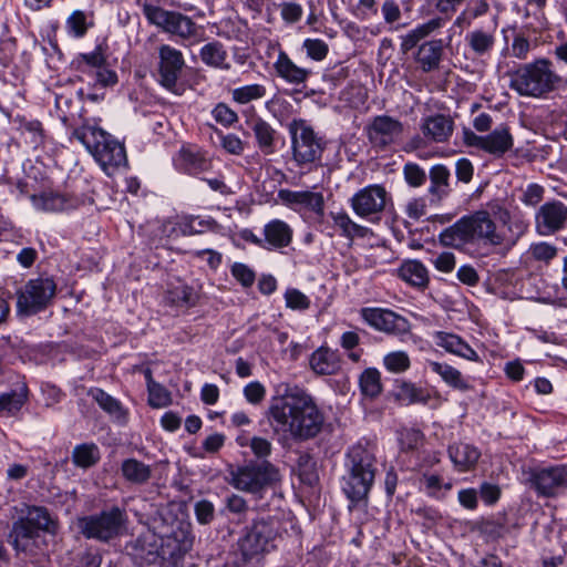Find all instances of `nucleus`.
<instances>
[{
  "mask_svg": "<svg viewBox=\"0 0 567 567\" xmlns=\"http://www.w3.org/2000/svg\"><path fill=\"white\" fill-rule=\"evenodd\" d=\"M274 66L278 76L284 79L286 82L296 85L305 83L311 74L310 70L300 68L293 63L285 52L279 53Z\"/></svg>",
  "mask_w": 567,
  "mask_h": 567,
  "instance_id": "26",
  "label": "nucleus"
},
{
  "mask_svg": "<svg viewBox=\"0 0 567 567\" xmlns=\"http://www.w3.org/2000/svg\"><path fill=\"white\" fill-rule=\"evenodd\" d=\"M465 41L468 48L478 56L488 54L495 44L494 35L482 29H477L467 33Z\"/></svg>",
  "mask_w": 567,
  "mask_h": 567,
  "instance_id": "38",
  "label": "nucleus"
},
{
  "mask_svg": "<svg viewBox=\"0 0 567 567\" xmlns=\"http://www.w3.org/2000/svg\"><path fill=\"white\" fill-rule=\"evenodd\" d=\"M100 458V450L93 443H83L76 445L72 452L73 463L81 468H89L95 465Z\"/></svg>",
  "mask_w": 567,
  "mask_h": 567,
  "instance_id": "40",
  "label": "nucleus"
},
{
  "mask_svg": "<svg viewBox=\"0 0 567 567\" xmlns=\"http://www.w3.org/2000/svg\"><path fill=\"white\" fill-rule=\"evenodd\" d=\"M403 175L405 182L411 187H421L426 181L425 171L415 163H406L403 167Z\"/></svg>",
  "mask_w": 567,
  "mask_h": 567,
  "instance_id": "51",
  "label": "nucleus"
},
{
  "mask_svg": "<svg viewBox=\"0 0 567 567\" xmlns=\"http://www.w3.org/2000/svg\"><path fill=\"white\" fill-rule=\"evenodd\" d=\"M391 196L388 190L379 184L368 185L359 189L349 200L354 214L361 218L379 221Z\"/></svg>",
  "mask_w": 567,
  "mask_h": 567,
  "instance_id": "10",
  "label": "nucleus"
},
{
  "mask_svg": "<svg viewBox=\"0 0 567 567\" xmlns=\"http://www.w3.org/2000/svg\"><path fill=\"white\" fill-rule=\"evenodd\" d=\"M430 187L429 194L431 195L432 203H440L446 198L451 193L449 168L442 164L431 167L429 172Z\"/></svg>",
  "mask_w": 567,
  "mask_h": 567,
  "instance_id": "25",
  "label": "nucleus"
},
{
  "mask_svg": "<svg viewBox=\"0 0 567 567\" xmlns=\"http://www.w3.org/2000/svg\"><path fill=\"white\" fill-rule=\"evenodd\" d=\"M109 166L127 168L128 161L123 142L109 137Z\"/></svg>",
  "mask_w": 567,
  "mask_h": 567,
  "instance_id": "49",
  "label": "nucleus"
},
{
  "mask_svg": "<svg viewBox=\"0 0 567 567\" xmlns=\"http://www.w3.org/2000/svg\"><path fill=\"white\" fill-rule=\"evenodd\" d=\"M463 141L470 147L481 150L494 157H502L514 146V137L506 124H501L486 135H477L470 128L463 130Z\"/></svg>",
  "mask_w": 567,
  "mask_h": 567,
  "instance_id": "11",
  "label": "nucleus"
},
{
  "mask_svg": "<svg viewBox=\"0 0 567 567\" xmlns=\"http://www.w3.org/2000/svg\"><path fill=\"white\" fill-rule=\"evenodd\" d=\"M427 365L430 367L431 371L440 375L442 381L449 386L463 392L471 389V385L463 377L461 371L450 365L449 363L427 361Z\"/></svg>",
  "mask_w": 567,
  "mask_h": 567,
  "instance_id": "30",
  "label": "nucleus"
},
{
  "mask_svg": "<svg viewBox=\"0 0 567 567\" xmlns=\"http://www.w3.org/2000/svg\"><path fill=\"white\" fill-rule=\"evenodd\" d=\"M66 28L74 37H83L87 29L85 14L74 11L66 20Z\"/></svg>",
  "mask_w": 567,
  "mask_h": 567,
  "instance_id": "61",
  "label": "nucleus"
},
{
  "mask_svg": "<svg viewBox=\"0 0 567 567\" xmlns=\"http://www.w3.org/2000/svg\"><path fill=\"white\" fill-rule=\"evenodd\" d=\"M179 162L188 174H199L209 168V162L198 152L183 147L179 151Z\"/></svg>",
  "mask_w": 567,
  "mask_h": 567,
  "instance_id": "41",
  "label": "nucleus"
},
{
  "mask_svg": "<svg viewBox=\"0 0 567 567\" xmlns=\"http://www.w3.org/2000/svg\"><path fill=\"white\" fill-rule=\"evenodd\" d=\"M303 48L306 49L307 55L316 61L323 60L328 52V44L321 39H306L303 41Z\"/></svg>",
  "mask_w": 567,
  "mask_h": 567,
  "instance_id": "55",
  "label": "nucleus"
},
{
  "mask_svg": "<svg viewBox=\"0 0 567 567\" xmlns=\"http://www.w3.org/2000/svg\"><path fill=\"white\" fill-rule=\"evenodd\" d=\"M454 128L453 120L443 114H436L424 118L421 130L424 136L436 143L446 142Z\"/></svg>",
  "mask_w": 567,
  "mask_h": 567,
  "instance_id": "22",
  "label": "nucleus"
},
{
  "mask_svg": "<svg viewBox=\"0 0 567 567\" xmlns=\"http://www.w3.org/2000/svg\"><path fill=\"white\" fill-rule=\"evenodd\" d=\"M330 217L334 226L341 230V235L346 238L364 237L368 228L353 221L346 212H330Z\"/></svg>",
  "mask_w": 567,
  "mask_h": 567,
  "instance_id": "39",
  "label": "nucleus"
},
{
  "mask_svg": "<svg viewBox=\"0 0 567 567\" xmlns=\"http://www.w3.org/2000/svg\"><path fill=\"white\" fill-rule=\"evenodd\" d=\"M445 24V19L441 17L433 18L422 24H419L406 34L401 37V51L408 53L412 50L421 40L427 38L436 30L441 29Z\"/></svg>",
  "mask_w": 567,
  "mask_h": 567,
  "instance_id": "27",
  "label": "nucleus"
},
{
  "mask_svg": "<svg viewBox=\"0 0 567 567\" xmlns=\"http://www.w3.org/2000/svg\"><path fill=\"white\" fill-rule=\"evenodd\" d=\"M249 446L254 455L257 456L258 458L269 456L272 451V445L270 441L261 436H252L250 439Z\"/></svg>",
  "mask_w": 567,
  "mask_h": 567,
  "instance_id": "62",
  "label": "nucleus"
},
{
  "mask_svg": "<svg viewBox=\"0 0 567 567\" xmlns=\"http://www.w3.org/2000/svg\"><path fill=\"white\" fill-rule=\"evenodd\" d=\"M291 137L292 159L299 167L317 165L320 162L326 142L306 120L295 118L288 125Z\"/></svg>",
  "mask_w": 567,
  "mask_h": 567,
  "instance_id": "5",
  "label": "nucleus"
},
{
  "mask_svg": "<svg viewBox=\"0 0 567 567\" xmlns=\"http://www.w3.org/2000/svg\"><path fill=\"white\" fill-rule=\"evenodd\" d=\"M167 303L172 306H195L197 296L188 286H178L167 291L165 296Z\"/></svg>",
  "mask_w": 567,
  "mask_h": 567,
  "instance_id": "46",
  "label": "nucleus"
},
{
  "mask_svg": "<svg viewBox=\"0 0 567 567\" xmlns=\"http://www.w3.org/2000/svg\"><path fill=\"white\" fill-rule=\"evenodd\" d=\"M395 396L405 405L415 403L426 404L431 398L430 393L425 389L406 381L401 382L396 386Z\"/></svg>",
  "mask_w": 567,
  "mask_h": 567,
  "instance_id": "37",
  "label": "nucleus"
},
{
  "mask_svg": "<svg viewBox=\"0 0 567 567\" xmlns=\"http://www.w3.org/2000/svg\"><path fill=\"white\" fill-rule=\"evenodd\" d=\"M383 364L392 373H402L410 368L411 361L406 352L393 351L384 355Z\"/></svg>",
  "mask_w": 567,
  "mask_h": 567,
  "instance_id": "48",
  "label": "nucleus"
},
{
  "mask_svg": "<svg viewBox=\"0 0 567 567\" xmlns=\"http://www.w3.org/2000/svg\"><path fill=\"white\" fill-rule=\"evenodd\" d=\"M449 456L460 472H466L475 466L481 453L471 444L456 443L449 447Z\"/></svg>",
  "mask_w": 567,
  "mask_h": 567,
  "instance_id": "29",
  "label": "nucleus"
},
{
  "mask_svg": "<svg viewBox=\"0 0 567 567\" xmlns=\"http://www.w3.org/2000/svg\"><path fill=\"white\" fill-rule=\"evenodd\" d=\"M230 271L234 278L238 280L244 287L248 288L254 285L256 275L255 271L247 265L241 262H235L231 266Z\"/></svg>",
  "mask_w": 567,
  "mask_h": 567,
  "instance_id": "58",
  "label": "nucleus"
},
{
  "mask_svg": "<svg viewBox=\"0 0 567 567\" xmlns=\"http://www.w3.org/2000/svg\"><path fill=\"white\" fill-rule=\"evenodd\" d=\"M243 392L247 402L254 405L260 404L266 396V388L259 381L249 382Z\"/></svg>",
  "mask_w": 567,
  "mask_h": 567,
  "instance_id": "60",
  "label": "nucleus"
},
{
  "mask_svg": "<svg viewBox=\"0 0 567 567\" xmlns=\"http://www.w3.org/2000/svg\"><path fill=\"white\" fill-rule=\"evenodd\" d=\"M28 399V388L24 383L17 389L0 394V416L13 415L23 406Z\"/></svg>",
  "mask_w": 567,
  "mask_h": 567,
  "instance_id": "36",
  "label": "nucleus"
},
{
  "mask_svg": "<svg viewBox=\"0 0 567 567\" xmlns=\"http://www.w3.org/2000/svg\"><path fill=\"white\" fill-rule=\"evenodd\" d=\"M109 416L113 422L123 425L127 422L128 412L122 404L109 395Z\"/></svg>",
  "mask_w": 567,
  "mask_h": 567,
  "instance_id": "63",
  "label": "nucleus"
},
{
  "mask_svg": "<svg viewBox=\"0 0 567 567\" xmlns=\"http://www.w3.org/2000/svg\"><path fill=\"white\" fill-rule=\"evenodd\" d=\"M267 89L262 84H248L236 87L231 91V99L238 104H248L266 96Z\"/></svg>",
  "mask_w": 567,
  "mask_h": 567,
  "instance_id": "44",
  "label": "nucleus"
},
{
  "mask_svg": "<svg viewBox=\"0 0 567 567\" xmlns=\"http://www.w3.org/2000/svg\"><path fill=\"white\" fill-rule=\"evenodd\" d=\"M443 55V40H431L422 43L416 53V62L423 72L439 69Z\"/></svg>",
  "mask_w": 567,
  "mask_h": 567,
  "instance_id": "28",
  "label": "nucleus"
},
{
  "mask_svg": "<svg viewBox=\"0 0 567 567\" xmlns=\"http://www.w3.org/2000/svg\"><path fill=\"white\" fill-rule=\"evenodd\" d=\"M87 152L94 157L102 171L106 172V133L95 125H84L74 132Z\"/></svg>",
  "mask_w": 567,
  "mask_h": 567,
  "instance_id": "19",
  "label": "nucleus"
},
{
  "mask_svg": "<svg viewBox=\"0 0 567 567\" xmlns=\"http://www.w3.org/2000/svg\"><path fill=\"white\" fill-rule=\"evenodd\" d=\"M202 62L210 68L229 70L230 64L227 61L228 53L224 44L219 41H212L203 45L199 50Z\"/></svg>",
  "mask_w": 567,
  "mask_h": 567,
  "instance_id": "31",
  "label": "nucleus"
},
{
  "mask_svg": "<svg viewBox=\"0 0 567 567\" xmlns=\"http://www.w3.org/2000/svg\"><path fill=\"white\" fill-rule=\"evenodd\" d=\"M359 385L363 395L377 398L382 392L381 374L375 368L365 369L359 377Z\"/></svg>",
  "mask_w": 567,
  "mask_h": 567,
  "instance_id": "43",
  "label": "nucleus"
},
{
  "mask_svg": "<svg viewBox=\"0 0 567 567\" xmlns=\"http://www.w3.org/2000/svg\"><path fill=\"white\" fill-rule=\"evenodd\" d=\"M566 221L567 206L559 200L545 203L536 214V229L543 236H549L560 230Z\"/></svg>",
  "mask_w": 567,
  "mask_h": 567,
  "instance_id": "16",
  "label": "nucleus"
},
{
  "mask_svg": "<svg viewBox=\"0 0 567 567\" xmlns=\"http://www.w3.org/2000/svg\"><path fill=\"white\" fill-rule=\"evenodd\" d=\"M361 317L369 326L385 333L404 334L410 331L408 319L388 309L363 308Z\"/></svg>",
  "mask_w": 567,
  "mask_h": 567,
  "instance_id": "15",
  "label": "nucleus"
},
{
  "mask_svg": "<svg viewBox=\"0 0 567 567\" xmlns=\"http://www.w3.org/2000/svg\"><path fill=\"white\" fill-rule=\"evenodd\" d=\"M529 482L538 496L556 497L567 489V466L535 468L530 472Z\"/></svg>",
  "mask_w": 567,
  "mask_h": 567,
  "instance_id": "12",
  "label": "nucleus"
},
{
  "mask_svg": "<svg viewBox=\"0 0 567 567\" xmlns=\"http://www.w3.org/2000/svg\"><path fill=\"white\" fill-rule=\"evenodd\" d=\"M123 477L136 485H143L152 476V467L136 458H126L121 466Z\"/></svg>",
  "mask_w": 567,
  "mask_h": 567,
  "instance_id": "35",
  "label": "nucleus"
},
{
  "mask_svg": "<svg viewBox=\"0 0 567 567\" xmlns=\"http://www.w3.org/2000/svg\"><path fill=\"white\" fill-rule=\"evenodd\" d=\"M433 339L437 347L443 348L449 353L461 357L468 361H480L477 352L472 349V347L465 340L455 333L435 331L433 333Z\"/></svg>",
  "mask_w": 567,
  "mask_h": 567,
  "instance_id": "20",
  "label": "nucleus"
},
{
  "mask_svg": "<svg viewBox=\"0 0 567 567\" xmlns=\"http://www.w3.org/2000/svg\"><path fill=\"white\" fill-rule=\"evenodd\" d=\"M214 120L225 127L234 125L238 121L237 113L225 103H218L212 111Z\"/></svg>",
  "mask_w": 567,
  "mask_h": 567,
  "instance_id": "52",
  "label": "nucleus"
},
{
  "mask_svg": "<svg viewBox=\"0 0 567 567\" xmlns=\"http://www.w3.org/2000/svg\"><path fill=\"white\" fill-rule=\"evenodd\" d=\"M244 115L246 125L252 132L257 148L266 156L272 155L277 150L278 132L270 123L256 114L248 115L247 112H244Z\"/></svg>",
  "mask_w": 567,
  "mask_h": 567,
  "instance_id": "17",
  "label": "nucleus"
},
{
  "mask_svg": "<svg viewBox=\"0 0 567 567\" xmlns=\"http://www.w3.org/2000/svg\"><path fill=\"white\" fill-rule=\"evenodd\" d=\"M185 66L183 53L168 45L162 44L158 48V82L168 91L176 92L177 81Z\"/></svg>",
  "mask_w": 567,
  "mask_h": 567,
  "instance_id": "13",
  "label": "nucleus"
},
{
  "mask_svg": "<svg viewBox=\"0 0 567 567\" xmlns=\"http://www.w3.org/2000/svg\"><path fill=\"white\" fill-rule=\"evenodd\" d=\"M291 227L281 219H272L264 226L265 249H282L292 241Z\"/></svg>",
  "mask_w": 567,
  "mask_h": 567,
  "instance_id": "21",
  "label": "nucleus"
},
{
  "mask_svg": "<svg viewBox=\"0 0 567 567\" xmlns=\"http://www.w3.org/2000/svg\"><path fill=\"white\" fill-rule=\"evenodd\" d=\"M31 202L37 209L49 213L61 212L66 205V198L58 193L32 195Z\"/></svg>",
  "mask_w": 567,
  "mask_h": 567,
  "instance_id": "42",
  "label": "nucleus"
},
{
  "mask_svg": "<svg viewBox=\"0 0 567 567\" xmlns=\"http://www.w3.org/2000/svg\"><path fill=\"white\" fill-rule=\"evenodd\" d=\"M369 142L374 148L385 150L403 133V124L389 115L374 116L365 127Z\"/></svg>",
  "mask_w": 567,
  "mask_h": 567,
  "instance_id": "14",
  "label": "nucleus"
},
{
  "mask_svg": "<svg viewBox=\"0 0 567 567\" xmlns=\"http://www.w3.org/2000/svg\"><path fill=\"white\" fill-rule=\"evenodd\" d=\"M39 536L40 532L22 518H19L12 525L9 542L17 551L27 553L32 551V545Z\"/></svg>",
  "mask_w": 567,
  "mask_h": 567,
  "instance_id": "23",
  "label": "nucleus"
},
{
  "mask_svg": "<svg viewBox=\"0 0 567 567\" xmlns=\"http://www.w3.org/2000/svg\"><path fill=\"white\" fill-rule=\"evenodd\" d=\"M23 520L29 523L38 532L44 530L50 532L53 525V520L45 507L31 506L28 507L25 517H21Z\"/></svg>",
  "mask_w": 567,
  "mask_h": 567,
  "instance_id": "45",
  "label": "nucleus"
},
{
  "mask_svg": "<svg viewBox=\"0 0 567 567\" xmlns=\"http://www.w3.org/2000/svg\"><path fill=\"white\" fill-rule=\"evenodd\" d=\"M143 13L151 24L183 41L194 44L203 40L202 27L181 12L165 10L152 3H144Z\"/></svg>",
  "mask_w": 567,
  "mask_h": 567,
  "instance_id": "6",
  "label": "nucleus"
},
{
  "mask_svg": "<svg viewBox=\"0 0 567 567\" xmlns=\"http://www.w3.org/2000/svg\"><path fill=\"white\" fill-rule=\"evenodd\" d=\"M377 465L375 445L371 442L359 441L347 450L341 489L350 501V509L368 499L378 472Z\"/></svg>",
  "mask_w": 567,
  "mask_h": 567,
  "instance_id": "2",
  "label": "nucleus"
},
{
  "mask_svg": "<svg viewBox=\"0 0 567 567\" xmlns=\"http://www.w3.org/2000/svg\"><path fill=\"white\" fill-rule=\"evenodd\" d=\"M535 47L536 44L533 45V43L523 33H516L513 39L511 54L515 59L526 60L529 52Z\"/></svg>",
  "mask_w": 567,
  "mask_h": 567,
  "instance_id": "54",
  "label": "nucleus"
},
{
  "mask_svg": "<svg viewBox=\"0 0 567 567\" xmlns=\"http://www.w3.org/2000/svg\"><path fill=\"white\" fill-rule=\"evenodd\" d=\"M78 527L86 538L106 539V512L78 519Z\"/></svg>",
  "mask_w": 567,
  "mask_h": 567,
  "instance_id": "34",
  "label": "nucleus"
},
{
  "mask_svg": "<svg viewBox=\"0 0 567 567\" xmlns=\"http://www.w3.org/2000/svg\"><path fill=\"white\" fill-rule=\"evenodd\" d=\"M443 246L462 248L468 244L485 243L501 245L503 237L497 234L496 225L485 210L464 216L439 236Z\"/></svg>",
  "mask_w": 567,
  "mask_h": 567,
  "instance_id": "4",
  "label": "nucleus"
},
{
  "mask_svg": "<svg viewBox=\"0 0 567 567\" xmlns=\"http://www.w3.org/2000/svg\"><path fill=\"white\" fill-rule=\"evenodd\" d=\"M399 276L409 285L424 289L429 285V274L424 265L417 260H409L402 264Z\"/></svg>",
  "mask_w": 567,
  "mask_h": 567,
  "instance_id": "33",
  "label": "nucleus"
},
{
  "mask_svg": "<svg viewBox=\"0 0 567 567\" xmlns=\"http://www.w3.org/2000/svg\"><path fill=\"white\" fill-rule=\"evenodd\" d=\"M280 200L295 210L307 209L322 217L324 214V198L321 193L310 190L280 189Z\"/></svg>",
  "mask_w": 567,
  "mask_h": 567,
  "instance_id": "18",
  "label": "nucleus"
},
{
  "mask_svg": "<svg viewBox=\"0 0 567 567\" xmlns=\"http://www.w3.org/2000/svg\"><path fill=\"white\" fill-rule=\"evenodd\" d=\"M381 13L388 24H393L401 19V9L394 0H385L381 7Z\"/></svg>",
  "mask_w": 567,
  "mask_h": 567,
  "instance_id": "64",
  "label": "nucleus"
},
{
  "mask_svg": "<svg viewBox=\"0 0 567 567\" xmlns=\"http://www.w3.org/2000/svg\"><path fill=\"white\" fill-rule=\"evenodd\" d=\"M194 536L190 525L178 523L177 526L166 537V547L171 548L168 554L172 557H182L193 548Z\"/></svg>",
  "mask_w": 567,
  "mask_h": 567,
  "instance_id": "24",
  "label": "nucleus"
},
{
  "mask_svg": "<svg viewBox=\"0 0 567 567\" xmlns=\"http://www.w3.org/2000/svg\"><path fill=\"white\" fill-rule=\"evenodd\" d=\"M265 416L278 442L315 439L324 424V414L306 390L285 384L269 402Z\"/></svg>",
  "mask_w": 567,
  "mask_h": 567,
  "instance_id": "1",
  "label": "nucleus"
},
{
  "mask_svg": "<svg viewBox=\"0 0 567 567\" xmlns=\"http://www.w3.org/2000/svg\"><path fill=\"white\" fill-rule=\"evenodd\" d=\"M148 391V403L153 408H164L171 403V394L169 392L159 383L152 382Z\"/></svg>",
  "mask_w": 567,
  "mask_h": 567,
  "instance_id": "50",
  "label": "nucleus"
},
{
  "mask_svg": "<svg viewBox=\"0 0 567 567\" xmlns=\"http://www.w3.org/2000/svg\"><path fill=\"white\" fill-rule=\"evenodd\" d=\"M509 87L518 95L542 99L558 90L565 83L547 58H537L532 62L519 64L508 72Z\"/></svg>",
  "mask_w": 567,
  "mask_h": 567,
  "instance_id": "3",
  "label": "nucleus"
},
{
  "mask_svg": "<svg viewBox=\"0 0 567 567\" xmlns=\"http://www.w3.org/2000/svg\"><path fill=\"white\" fill-rule=\"evenodd\" d=\"M230 475V484L248 493H259L280 480L278 468L267 461L240 466L231 471Z\"/></svg>",
  "mask_w": 567,
  "mask_h": 567,
  "instance_id": "8",
  "label": "nucleus"
},
{
  "mask_svg": "<svg viewBox=\"0 0 567 567\" xmlns=\"http://www.w3.org/2000/svg\"><path fill=\"white\" fill-rule=\"evenodd\" d=\"M56 285L51 278L30 279L17 292V310L24 316H32L44 310L53 300Z\"/></svg>",
  "mask_w": 567,
  "mask_h": 567,
  "instance_id": "9",
  "label": "nucleus"
},
{
  "mask_svg": "<svg viewBox=\"0 0 567 567\" xmlns=\"http://www.w3.org/2000/svg\"><path fill=\"white\" fill-rule=\"evenodd\" d=\"M286 306L292 310H306L310 307L309 298L298 289L290 288L285 292Z\"/></svg>",
  "mask_w": 567,
  "mask_h": 567,
  "instance_id": "56",
  "label": "nucleus"
},
{
  "mask_svg": "<svg viewBox=\"0 0 567 567\" xmlns=\"http://www.w3.org/2000/svg\"><path fill=\"white\" fill-rule=\"evenodd\" d=\"M196 519L202 525L210 524L215 517V507L207 499L198 501L194 506Z\"/></svg>",
  "mask_w": 567,
  "mask_h": 567,
  "instance_id": "59",
  "label": "nucleus"
},
{
  "mask_svg": "<svg viewBox=\"0 0 567 567\" xmlns=\"http://www.w3.org/2000/svg\"><path fill=\"white\" fill-rule=\"evenodd\" d=\"M310 367L317 374H332L339 369L338 354L329 348L321 347L311 354Z\"/></svg>",
  "mask_w": 567,
  "mask_h": 567,
  "instance_id": "32",
  "label": "nucleus"
},
{
  "mask_svg": "<svg viewBox=\"0 0 567 567\" xmlns=\"http://www.w3.org/2000/svg\"><path fill=\"white\" fill-rule=\"evenodd\" d=\"M423 434L416 429H403L399 433V443L402 451L415 450L422 442Z\"/></svg>",
  "mask_w": 567,
  "mask_h": 567,
  "instance_id": "53",
  "label": "nucleus"
},
{
  "mask_svg": "<svg viewBox=\"0 0 567 567\" xmlns=\"http://www.w3.org/2000/svg\"><path fill=\"white\" fill-rule=\"evenodd\" d=\"M127 534V516L118 507L109 511V539Z\"/></svg>",
  "mask_w": 567,
  "mask_h": 567,
  "instance_id": "47",
  "label": "nucleus"
},
{
  "mask_svg": "<svg viewBox=\"0 0 567 567\" xmlns=\"http://www.w3.org/2000/svg\"><path fill=\"white\" fill-rule=\"evenodd\" d=\"M280 523L275 517L255 519L239 539V549L246 560L275 550L281 536Z\"/></svg>",
  "mask_w": 567,
  "mask_h": 567,
  "instance_id": "7",
  "label": "nucleus"
},
{
  "mask_svg": "<svg viewBox=\"0 0 567 567\" xmlns=\"http://www.w3.org/2000/svg\"><path fill=\"white\" fill-rule=\"evenodd\" d=\"M529 251L534 259L549 262L557 256L558 249L554 245L547 243H538L532 245Z\"/></svg>",
  "mask_w": 567,
  "mask_h": 567,
  "instance_id": "57",
  "label": "nucleus"
}]
</instances>
